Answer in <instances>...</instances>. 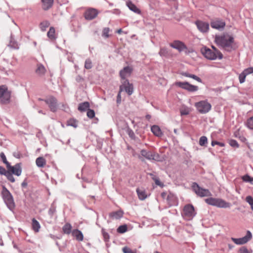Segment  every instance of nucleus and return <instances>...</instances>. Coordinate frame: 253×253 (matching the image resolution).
Instances as JSON below:
<instances>
[{
  "mask_svg": "<svg viewBox=\"0 0 253 253\" xmlns=\"http://www.w3.org/2000/svg\"><path fill=\"white\" fill-rule=\"evenodd\" d=\"M151 131L153 134L158 137H161L163 135V132L160 128L156 125H154L151 127Z\"/></svg>",
  "mask_w": 253,
  "mask_h": 253,
  "instance_id": "nucleus-25",
  "label": "nucleus"
},
{
  "mask_svg": "<svg viewBox=\"0 0 253 253\" xmlns=\"http://www.w3.org/2000/svg\"><path fill=\"white\" fill-rule=\"evenodd\" d=\"M180 74L182 76H183L186 77H189V78H190V75H191V74H189V73H188L187 72H181L180 73Z\"/></svg>",
  "mask_w": 253,
  "mask_h": 253,
  "instance_id": "nucleus-59",
  "label": "nucleus"
},
{
  "mask_svg": "<svg viewBox=\"0 0 253 253\" xmlns=\"http://www.w3.org/2000/svg\"><path fill=\"white\" fill-rule=\"evenodd\" d=\"M98 15V12L94 8H89L84 13V16L85 19L91 20L95 18Z\"/></svg>",
  "mask_w": 253,
  "mask_h": 253,
  "instance_id": "nucleus-15",
  "label": "nucleus"
},
{
  "mask_svg": "<svg viewBox=\"0 0 253 253\" xmlns=\"http://www.w3.org/2000/svg\"><path fill=\"white\" fill-rule=\"evenodd\" d=\"M212 48L214 50V52H215L216 53V55L218 56V58L219 59H221L223 58V55L221 53V52L218 51L214 46H212Z\"/></svg>",
  "mask_w": 253,
  "mask_h": 253,
  "instance_id": "nucleus-48",
  "label": "nucleus"
},
{
  "mask_svg": "<svg viewBox=\"0 0 253 253\" xmlns=\"http://www.w3.org/2000/svg\"><path fill=\"white\" fill-rule=\"evenodd\" d=\"M170 46L178 50L179 52L187 49V47L186 45L180 41H174L172 43H170Z\"/></svg>",
  "mask_w": 253,
  "mask_h": 253,
  "instance_id": "nucleus-16",
  "label": "nucleus"
},
{
  "mask_svg": "<svg viewBox=\"0 0 253 253\" xmlns=\"http://www.w3.org/2000/svg\"><path fill=\"white\" fill-rule=\"evenodd\" d=\"M5 176L7 177L8 180H9L11 182H15V178L12 175V173L10 171H8L7 173L5 175Z\"/></svg>",
  "mask_w": 253,
  "mask_h": 253,
  "instance_id": "nucleus-46",
  "label": "nucleus"
},
{
  "mask_svg": "<svg viewBox=\"0 0 253 253\" xmlns=\"http://www.w3.org/2000/svg\"><path fill=\"white\" fill-rule=\"evenodd\" d=\"M246 74V73H245L244 72H243L239 75V82L241 84L245 82L246 77L247 76Z\"/></svg>",
  "mask_w": 253,
  "mask_h": 253,
  "instance_id": "nucleus-43",
  "label": "nucleus"
},
{
  "mask_svg": "<svg viewBox=\"0 0 253 253\" xmlns=\"http://www.w3.org/2000/svg\"><path fill=\"white\" fill-rule=\"evenodd\" d=\"M192 188L197 195L199 197H204L211 196V193L209 189L201 187L196 182L192 183Z\"/></svg>",
  "mask_w": 253,
  "mask_h": 253,
  "instance_id": "nucleus-4",
  "label": "nucleus"
},
{
  "mask_svg": "<svg viewBox=\"0 0 253 253\" xmlns=\"http://www.w3.org/2000/svg\"><path fill=\"white\" fill-rule=\"evenodd\" d=\"M126 5L130 10L134 12L135 13L137 14H140L141 13L140 10L131 1H127Z\"/></svg>",
  "mask_w": 253,
  "mask_h": 253,
  "instance_id": "nucleus-24",
  "label": "nucleus"
},
{
  "mask_svg": "<svg viewBox=\"0 0 253 253\" xmlns=\"http://www.w3.org/2000/svg\"><path fill=\"white\" fill-rule=\"evenodd\" d=\"M127 133L129 136L131 138H134L135 137V134L134 132L132 129H131L130 128L128 127L127 129Z\"/></svg>",
  "mask_w": 253,
  "mask_h": 253,
  "instance_id": "nucleus-51",
  "label": "nucleus"
},
{
  "mask_svg": "<svg viewBox=\"0 0 253 253\" xmlns=\"http://www.w3.org/2000/svg\"><path fill=\"white\" fill-rule=\"evenodd\" d=\"M0 158L3 162V163H4L6 166V168L8 167L10 164V163L7 161L6 156H5L4 153L1 152L0 154Z\"/></svg>",
  "mask_w": 253,
  "mask_h": 253,
  "instance_id": "nucleus-40",
  "label": "nucleus"
},
{
  "mask_svg": "<svg viewBox=\"0 0 253 253\" xmlns=\"http://www.w3.org/2000/svg\"><path fill=\"white\" fill-rule=\"evenodd\" d=\"M62 109L64 111H66V109L68 108L67 104H62Z\"/></svg>",
  "mask_w": 253,
  "mask_h": 253,
  "instance_id": "nucleus-64",
  "label": "nucleus"
},
{
  "mask_svg": "<svg viewBox=\"0 0 253 253\" xmlns=\"http://www.w3.org/2000/svg\"><path fill=\"white\" fill-rule=\"evenodd\" d=\"M124 253H136V250H131L129 248L125 247L123 248Z\"/></svg>",
  "mask_w": 253,
  "mask_h": 253,
  "instance_id": "nucleus-45",
  "label": "nucleus"
},
{
  "mask_svg": "<svg viewBox=\"0 0 253 253\" xmlns=\"http://www.w3.org/2000/svg\"><path fill=\"white\" fill-rule=\"evenodd\" d=\"M86 115L89 118L92 119L95 116V112L93 110L88 109Z\"/></svg>",
  "mask_w": 253,
  "mask_h": 253,
  "instance_id": "nucleus-44",
  "label": "nucleus"
},
{
  "mask_svg": "<svg viewBox=\"0 0 253 253\" xmlns=\"http://www.w3.org/2000/svg\"><path fill=\"white\" fill-rule=\"evenodd\" d=\"M158 156L155 152L147 151L145 149H142L140 151V155H138V158L141 161L144 162V159L148 160H156V156Z\"/></svg>",
  "mask_w": 253,
  "mask_h": 253,
  "instance_id": "nucleus-7",
  "label": "nucleus"
},
{
  "mask_svg": "<svg viewBox=\"0 0 253 253\" xmlns=\"http://www.w3.org/2000/svg\"><path fill=\"white\" fill-rule=\"evenodd\" d=\"M50 25L49 22L48 21H44L41 23L40 28L42 31H45L46 28H47Z\"/></svg>",
  "mask_w": 253,
  "mask_h": 253,
  "instance_id": "nucleus-35",
  "label": "nucleus"
},
{
  "mask_svg": "<svg viewBox=\"0 0 253 253\" xmlns=\"http://www.w3.org/2000/svg\"><path fill=\"white\" fill-rule=\"evenodd\" d=\"M89 107V104L88 102H84L79 104L78 110L81 112L87 111Z\"/></svg>",
  "mask_w": 253,
  "mask_h": 253,
  "instance_id": "nucleus-27",
  "label": "nucleus"
},
{
  "mask_svg": "<svg viewBox=\"0 0 253 253\" xmlns=\"http://www.w3.org/2000/svg\"><path fill=\"white\" fill-rule=\"evenodd\" d=\"M149 174L151 176V178L154 181V179H155V178H157L158 177H157L155 175H154L153 173H149Z\"/></svg>",
  "mask_w": 253,
  "mask_h": 253,
  "instance_id": "nucleus-63",
  "label": "nucleus"
},
{
  "mask_svg": "<svg viewBox=\"0 0 253 253\" xmlns=\"http://www.w3.org/2000/svg\"><path fill=\"white\" fill-rule=\"evenodd\" d=\"M190 78L193 79L199 83H202V80L201 79L195 75L191 74Z\"/></svg>",
  "mask_w": 253,
  "mask_h": 253,
  "instance_id": "nucleus-56",
  "label": "nucleus"
},
{
  "mask_svg": "<svg viewBox=\"0 0 253 253\" xmlns=\"http://www.w3.org/2000/svg\"><path fill=\"white\" fill-rule=\"evenodd\" d=\"M136 192H137L138 198L140 200H144L147 197V195L146 193V191L144 189L137 188Z\"/></svg>",
  "mask_w": 253,
  "mask_h": 253,
  "instance_id": "nucleus-23",
  "label": "nucleus"
},
{
  "mask_svg": "<svg viewBox=\"0 0 253 253\" xmlns=\"http://www.w3.org/2000/svg\"><path fill=\"white\" fill-rule=\"evenodd\" d=\"M194 208L192 205H187L183 209V215L184 218L188 220L192 219L196 215Z\"/></svg>",
  "mask_w": 253,
  "mask_h": 253,
  "instance_id": "nucleus-8",
  "label": "nucleus"
},
{
  "mask_svg": "<svg viewBox=\"0 0 253 253\" xmlns=\"http://www.w3.org/2000/svg\"><path fill=\"white\" fill-rule=\"evenodd\" d=\"M56 211V207L54 206V204L53 203L51 207H50L49 210H48V214L51 216H52L55 213Z\"/></svg>",
  "mask_w": 253,
  "mask_h": 253,
  "instance_id": "nucleus-39",
  "label": "nucleus"
},
{
  "mask_svg": "<svg viewBox=\"0 0 253 253\" xmlns=\"http://www.w3.org/2000/svg\"><path fill=\"white\" fill-rule=\"evenodd\" d=\"M180 114L181 116L186 115L189 114V112L187 110H182L180 111Z\"/></svg>",
  "mask_w": 253,
  "mask_h": 253,
  "instance_id": "nucleus-60",
  "label": "nucleus"
},
{
  "mask_svg": "<svg viewBox=\"0 0 253 253\" xmlns=\"http://www.w3.org/2000/svg\"><path fill=\"white\" fill-rule=\"evenodd\" d=\"M243 72L245 73H246V74L247 75L252 74L253 73V67H250V68H247V69H245L243 71Z\"/></svg>",
  "mask_w": 253,
  "mask_h": 253,
  "instance_id": "nucleus-54",
  "label": "nucleus"
},
{
  "mask_svg": "<svg viewBox=\"0 0 253 253\" xmlns=\"http://www.w3.org/2000/svg\"><path fill=\"white\" fill-rule=\"evenodd\" d=\"M127 225L125 224L120 226L117 229V232L119 233H124L127 231Z\"/></svg>",
  "mask_w": 253,
  "mask_h": 253,
  "instance_id": "nucleus-36",
  "label": "nucleus"
},
{
  "mask_svg": "<svg viewBox=\"0 0 253 253\" xmlns=\"http://www.w3.org/2000/svg\"><path fill=\"white\" fill-rule=\"evenodd\" d=\"M201 52L205 57L210 60H215L218 58L215 52L206 46L201 48Z\"/></svg>",
  "mask_w": 253,
  "mask_h": 253,
  "instance_id": "nucleus-12",
  "label": "nucleus"
},
{
  "mask_svg": "<svg viewBox=\"0 0 253 253\" xmlns=\"http://www.w3.org/2000/svg\"><path fill=\"white\" fill-rule=\"evenodd\" d=\"M206 203L208 205L215 206L220 208H228L231 207L230 203L220 198H209L205 200Z\"/></svg>",
  "mask_w": 253,
  "mask_h": 253,
  "instance_id": "nucleus-3",
  "label": "nucleus"
},
{
  "mask_svg": "<svg viewBox=\"0 0 253 253\" xmlns=\"http://www.w3.org/2000/svg\"><path fill=\"white\" fill-rule=\"evenodd\" d=\"M27 182L26 180H24L21 184L22 188H26L27 186Z\"/></svg>",
  "mask_w": 253,
  "mask_h": 253,
  "instance_id": "nucleus-61",
  "label": "nucleus"
},
{
  "mask_svg": "<svg viewBox=\"0 0 253 253\" xmlns=\"http://www.w3.org/2000/svg\"><path fill=\"white\" fill-rule=\"evenodd\" d=\"M246 201L251 206L253 205V198L251 196H248L246 198Z\"/></svg>",
  "mask_w": 253,
  "mask_h": 253,
  "instance_id": "nucleus-53",
  "label": "nucleus"
},
{
  "mask_svg": "<svg viewBox=\"0 0 253 253\" xmlns=\"http://www.w3.org/2000/svg\"><path fill=\"white\" fill-rule=\"evenodd\" d=\"M10 92L4 85L0 86V102L1 103L6 104L10 102Z\"/></svg>",
  "mask_w": 253,
  "mask_h": 253,
  "instance_id": "nucleus-6",
  "label": "nucleus"
},
{
  "mask_svg": "<svg viewBox=\"0 0 253 253\" xmlns=\"http://www.w3.org/2000/svg\"><path fill=\"white\" fill-rule=\"evenodd\" d=\"M8 171V170L6 171L4 168L2 166H0V174L4 175L5 176Z\"/></svg>",
  "mask_w": 253,
  "mask_h": 253,
  "instance_id": "nucleus-55",
  "label": "nucleus"
},
{
  "mask_svg": "<svg viewBox=\"0 0 253 253\" xmlns=\"http://www.w3.org/2000/svg\"><path fill=\"white\" fill-rule=\"evenodd\" d=\"M199 31L202 33H206L209 30V24L201 20H197L195 22Z\"/></svg>",
  "mask_w": 253,
  "mask_h": 253,
  "instance_id": "nucleus-14",
  "label": "nucleus"
},
{
  "mask_svg": "<svg viewBox=\"0 0 253 253\" xmlns=\"http://www.w3.org/2000/svg\"><path fill=\"white\" fill-rule=\"evenodd\" d=\"M159 55L162 57H168L169 55L168 49L166 47L161 48L159 52Z\"/></svg>",
  "mask_w": 253,
  "mask_h": 253,
  "instance_id": "nucleus-33",
  "label": "nucleus"
},
{
  "mask_svg": "<svg viewBox=\"0 0 253 253\" xmlns=\"http://www.w3.org/2000/svg\"><path fill=\"white\" fill-rule=\"evenodd\" d=\"M211 25L212 28L220 30L224 29L225 26V23L223 20H217L211 21Z\"/></svg>",
  "mask_w": 253,
  "mask_h": 253,
  "instance_id": "nucleus-19",
  "label": "nucleus"
},
{
  "mask_svg": "<svg viewBox=\"0 0 253 253\" xmlns=\"http://www.w3.org/2000/svg\"><path fill=\"white\" fill-rule=\"evenodd\" d=\"M248 127L251 129H253V117L250 118L247 122Z\"/></svg>",
  "mask_w": 253,
  "mask_h": 253,
  "instance_id": "nucleus-42",
  "label": "nucleus"
},
{
  "mask_svg": "<svg viewBox=\"0 0 253 253\" xmlns=\"http://www.w3.org/2000/svg\"><path fill=\"white\" fill-rule=\"evenodd\" d=\"M36 163L38 167L43 168L46 164V160L43 157H40L36 159Z\"/></svg>",
  "mask_w": 253,
  "mask_h": 253,
  "instance_id": "nucleus-30",
  "label": "nucleus"
},
{
  "mask_svg": "<svg viewBox=\"0 0 253 253\" xmlns=\"http://www.w3.org/2000/svg\"><path fill=\"white\" fill-rule=\"evenodd\" d=\"M72 235L75 237L76 239L79 241H82L84 239V236L82 232L78 229H74L72 231Z\"/></svg>",
  "mask_w": 253,
  "mask_h": 253,
  "instance_id": "nucleus-22",
  "label": "nucleus"
},
{
  "mask_svg": "<svg viewBox=\"0 0 253 253\" xmlns=\"http://www.w3.org/2000/svg\"><path fill=\"white\" fill-rule=\"evenodd\" d=\"M67 125L76 128L78 126V121L75 119H70L67 121Z\"/></svg>",
  "mask_w": 253,
  "mask_h": 253,
  "instance_id": "nucleus-32",
  "label": "nucleus"
},
{
  "mask_svg": "<svg viewBox=\"0 0 253 253\" xmlns=\"http://www.w3.org/2000/svg\"><path fill=\"white\" fill-rule=\"evenodd\" d=\"M32 229L35 232H38L39 231L41 225L35 218H33L32 220Z\"/></svg>",
  "mask_w": 253,
  "mask_h": 253,
  "instance_id": "nucleus-29",
  "label": "nucleus"
},
{
  "mask_svg": "<svg viewBox=\"0 0 253 253\" xmlns=\"http://www.w3.org/2000/svg\"><path fill=\"white\" fill-rule=\"evenodd\" d=\"M1 196L7 207L10 211H13L15 207V204L13 196L9 190L4 186H3L2 187Z\"/></svg>",
  "mask_w": 253,
  "mask_h": 253,
  "instance_id": "nucleus-2",
  "label": "nucleus"
},
{
  "mask_svg": "<svg viewBox=\"0 0 253 253\" xmlns=\"http://www.w3.org/2000/svg\"><path fill=\"white\" fill-rule=\"evenodd\" d=\"M229 144L233 147L238 148L239 147L237 141L234 139H231L229 141Z\"/></svg>",
  "mask_w": 253,
  "mask_h": 253,
  "instance_id": "nucleus-47",
  "label": "nucleus"
},
{
  "mask_svg": "<svg viewBox=\"0 0 253 253\" xmlns=\"http://www.w3.org/2000/svg\"><path fill=\"white\" fill-rule=\"evenodd\" d=\"M175 85L189 92L197 91L199 89L198 86L190 84L188 82H176L175 83Z\"/></svg>",
  "mask_w": 253,
  "mask_h": 253,
  "instance_id": "nucleus-9",
  "label": "nucleus"
},
{
  "mask_svg": "<svg viewBox=\"0 0 253 253\" xmlns=\"http://www.w3.org/2000/svg\"><path fill=\"white\" fill-rule=\"evenodd\" d=\"M102 233L105 241H107L109 239V235L107 233L104 229H102Z\"/></svg>",
  "mask_w": 253,
  "mask_h": 253,
  "instance_id": "nucleus-50",
  "label": "nucleus"
},
{
  "mask_svg": "<svg viewBox=\"0 0 253 253\" xmlns=\"http://www.w3.org/2000/svg\"><path fill=\"white\" fill-rule=\"evenodd\" d=\"M132 68L129 66L124 67L120 72V75L122 79L124 81L126 80V78L129 77L132 72Z\"/></svg>",
  "mask_w": 253,
  "mask_h": 253,
  "instance_id": "nucleus-18",
  "label": "nucleus"
},
{
  "mask_svg": "<svg viewBox=\"0 0 253 253\" xmlns=\"http://www.w3.org/2000/svg\"><path fill=\"white\" fill-rule=\"evenodd\" d=\"M7 169L11 173L17 176H20L22 172V169L20 163H17L14 166H11L10 165L7 167Z\"/></svg>",
  "mask_w": 253,
  "mask_h": 253,
  "instance_id": "nucleus-17",
  "label": "nucleus"
},
{
  "mask_svg": "<svg viewBox=\"0 0 253 253\" xmlns=\"http://www.w3.org/2000/svg\"><path fill=\"white\" fill-rule=\"evenodd\" d=\"M42 8L44 10H47L52 7L54 0H41Z\"/></svg>",
  "mask_w": 253,
  "mask_h": 253,
  "instance_id": "nucleus-20",
  "label": "nucleus"
},
{
  "mask_svg": "<svg viewBox=\"0 0 253 253\" xmlns=\"http://www.w3.org/2000/svg\"><path fill=\"white\" fill-rule=\"evenodd\" d=\"M13 156L17 158H19L20 154L19 152H14L13 153Z\"/></svg>",
  "mask_w": 253,
  "mask_h": 253,
  "instance_id": "nucleus-62",
  "label": "nucleus"
},
{
  "mask_svg": "<svg viewBox=\"0 0 253 253\" xmlns=\"http://www.w3.org/2000/svg\"><path fill=\"white\" fill-rule=\"evenodd\" d=\"M242 179L244 181L250 182L251 183H252L253 181V177H251L248 174L243 176Z\"/></svg>",
  "mask_w": 253,
  "mask_h": 253,
  "instance_id": "nucleus-37",
  "label": "nucleus"
},
{
  "mask_svg": "<svg viewBox=\"0 0 253 253\" xmlns=\"http://www.w3.org/2000/svg\"><path fill=\"white\" fill-rule=\"evenodd\" d=\"M46 72V69L44 66L42 64H38L37 68L36 70V73L40 76H42L44 75Z\"/></svg>",
  "mask_w": 253,
  "mask_h": 253,
  "instance_id": "nucleus-26",
  "label": "nucleus"
},
{
  "mask_svg": "<svg viewBox=\"0 0 253 253\" xmlns=\"http://www.w3.org/2000/svg\"><path fill=\"white\" fill-rule=\"evenodd\" d=\"M215 41L219 46L226 51L230 52L235 49L234 48V38L233 36L227 33L220 36H216Z\"/></svg>",
  "mask_w": 253,
  "mask_h": 253,
  "instance_id": "nucleus-1",
  "label": "nucleus"
},
{
  "mask_svg": "<svg viewBox=\"0 0 253 253\" xmlns=\"http://www.w3.org/2000/svg\"><path fill=\"white\" fill-rule=\"evenodd\" d=\"M154 181L155 182V184L157 185H158V186H163V184H162L159 178L158 177L157 178H155V179H154Z\"/></svg>",
  "mask_w": 253,
  "mask_h": 253,
  "instance_id": "nucleus-58",
  "label": "nucleus"
},
{
  "mask_svg": "<svg viewBox=\"0 0 253 253\" xmlns=\"http://www.w3.org/2000/svg\"><path fill=\"white\" fill-rule=\"evenodd\" d=\"M122 84L120 86L119 90L120 92L125 91L128 95H131L133 92V86L132 84L129 83L128 80H126L122 82Z\"/></svg>",
  "mask_w": 253,
  "mask_h": 253,
  "instance_id": "nucleus-10",
  "label": "nucleus"
},
{
  "mask_svg": "<svg viewBox=\"0 0 253 253\" xmlns=\"http://www.w3.org/2000/svg\"><path fill=\"white\" fill-rule=\"evenodd\" d=\"M122 92H120V90H119V91L118 92V94L117 96V103L118 104H120L121 102V93Z\"/></svg>",
  "mask_w": 253,
  "mask_h": 253,
  "instance_id": "nucleus-57",
  "label": "nucleus"
},
{
  "mask_svg": "<svg viewBox=\"0 0 253 253\" xmlns=\"http://www.w3.org/2000/svg\"><path fill=\"white\" fill-rule=\"evenodd\" d=\"M211 144L212 146H214L215 145H218L220 147H224L225 146V144L224 143L218 142L217 141H212Z\"/></svg>",
  "mask_w": 253,
  "mask_h": 253,
  "instance_id": "nucleus-52",
  "label": "nucleus"
},
{
  "mask_svg": "<svg viewBox=\"0 0 253 253\" xmlns=\"http://www.w3.org/2000/svg\"><path fill=\"white\" fill-rule=\"evenodd\" d=\"M239 252L240 253H252V251H251V252L249 251L248 250V249L247 248V247L244 246V247H242L240 249Z\"/></svg>",
  "mask_w": 253,
  "mask_h": 253,
  "instance_id": "nucleus-49",
  "label": "nucleus"
},
{
  "mask_svg": "<svg viewBox=\"0 0 253 253\" xmlns=\"http://www.w3.org/2000/svg\"><path fill=\"white\" fill-rule=\"evenodd\" d=\"M44 102L48 105L50 110L52 112H56L58 109L57 100L53 96H50L44 99Z\"/></svg>",
  "mask_w": 253,
  "mask_h": 253,
  "instance_id": "nucleus-11",
  "label": "nucleus"
},
{
  "mask_svg": "<svg viewBox=\"0 0 253 253\" xmlns=\"http://www.w3.org/2000/svg\"><path fill=\"white\" fill-rule=\"evenodd\" d=\"M252 238V234L250 231L247 232L246 235L242 238H231V240L236 244L241 245L247 243Z\"/></svg>",
  "mask_w": 253,
  "mask_h": 253,
  "instance_id": "nucleus-13",
  "label": "nucleus"
},
{
  "mask_svg": "<svg viewBox=\"0 0 253 253\" xmlns=\"http://www.w3.org/2000/svg\"><path fill=\"white\" fill-rule=\"evenodd\" d=\"M109 32H110L109 28H108V27L104 28L103 29L102 36L105 38H108L110 36L109 35Z\"/></svg>",
  "mask_w": 253,
  "mask_h": 253,
  "instance_id": "nucleus-41",
  "label": "nucleus"
},
{
  "mask_svg": "<svg viewBox=\"0 0 253 253\" xmlns=\"http://www.w3.org/2000/svg\"><path fill=\"white\" fill-rule=\"evenodd\" d=\"M195 106L201 114H206L209 112L211 108V104L207 100H202L196 102Z\"/></svg>",
  "mask_w": 253,
  "mask_h": 253,
  "instance_id": "nucleus-5",
  "label": "nucleus"
},
{
  "mask_svg": "<svg viewBox=\"0 0 253 253\" xmlns=\"http://www.w3.org/2000/svg\"><path fill=\"white\" fill-rule=\"evenodd\" d=\"M199 144L201 146H206L208 144V138L205 136H202L200 138Z\"/></svg>",
  "mask_w": 253,
  "mask_h": 253,
  "instance_id": "nucleus-34",
  "label": "nucleus"
},
{
  "mask_svg": "<svg viewBox=\"0 0 253 253\" xmlns=\"http://www.w3.org/2000/svg\"><path fill=\"white\" fill-rule=\"evenodd\" d=\"M72 226L70 223H66L62 227L63 232L64 234H70L72 231Z\"/></svg>",
  "mask_w": 253,
  "mask_h": 253,
  "instance_id": "nucleus-31",
  "label": "nucleus"
},
{
  "mask_svg": "<svg viewBox=\"0 0 253 253\" xmlns=\"http://www.w3.org/2000/svg\"><path fill=\"white\" fill-rule=\"evenodd\" d=\"M47 36L51 40H55L56 39L55 30L54 27H51L47 33Z\"/></svg>",
  "mask_w": 253,
  "mask_h": 253,
  "instance_id": "nucleus-28",
  "label": "nucleus"
},
{
  "mask_svg": "<svg viewBox=\"0 0 253 253\" xmlns=\"http://www.w3.org/2000/svg\"><path fill=\"white\" fill-rule=\"evenodd\" d=\"M124 212L122 211H117L109 213V217L113 219H119L123 217Z\"/></svg>",
  "mask_w": 253,
  "mask_h": 253,
  "instance_id": "nucleus-21",
  "label": "nucleus"
},
{
  "mask_svg": "<svg viewBox=\"0 0 253 253\" xmlns=\"http://www.w3.org/2000/svg\"><path fill=\"white\" fill-rule=\"evenodd\" d=\"M92 67V64L91 59L89 58L86 59L84 63V68L86 69H90Z\"/></svg>",
  "mask_w": 253,
  "mask_h": 253,
  "instance_id": "nucleus-38",
  "label": "nucleus"
}]
</instances>
